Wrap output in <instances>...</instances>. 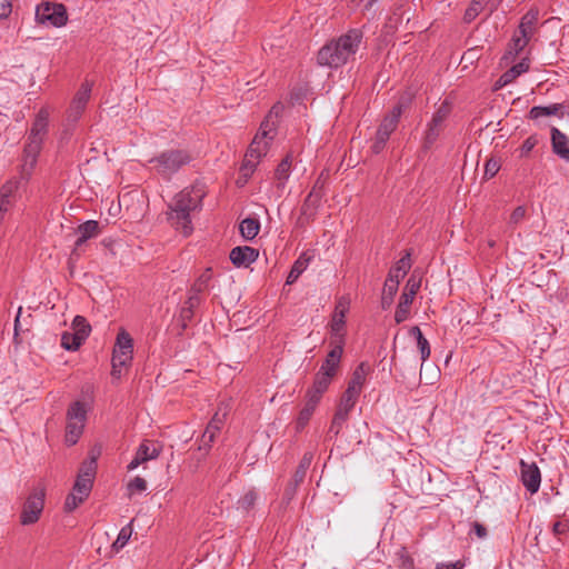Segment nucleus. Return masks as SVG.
Masks as SVG:
<instances>
[{"label": "nucleus", "mask_w": 569, "mask_h": 569, "mask_svg": "<svg viewBox=\"0 0 569 569\" xmlns=\"http://www.w3.org/2000/svg\"><path fill=\"white\" fill-rule=\"evenodd\" d=\"M363 43V32L353 28L340 37L327 42L317 56L320 66L338 69L355 60L356 53Z\"/></svg>", "instance_id": "obj_1"}, {"label": "nucleus", "mask_w": 569, "mask_h": 569, "mask_svg": "<svg viewBox=\"0 0 569 569\" xmlns=\"http://www.w3.org/2000/svg\"><path fill=\"white\" fill-rule=\"evenodd\" d=\"M206 193L204 184L197 182L182 189L170 202L169 220L176 229H181L184 236H189L191 233L192 227L190 214L191 212L201 209Z\"/></svg>", "instance_id": "obj_2"}, {"label": "nucleus", "mask_w": 569, "mask_h": 569, "mask_svg": "<svg viewBox=\"0 0 569 569\" xmlns=\"http://www.w3.org/2000/svg\"><path fill=\"white\" fill-rule=\"evenodd\" d=\"M48 127L49 111L47 108H41L32 122L23 148V162L21 164V177L23 179H28L31 176L37 164L38 156L48 134Z\"/></svg>", "instance_id": "obj_3"}, {"label": "nucleus", "mask_w": 569, "mask_h": 569, "mask_svg": "<svg viewBox=\"0 0 569 569\" xmlns=\"http://www.w3.org/2000/svg\"><path fill=\"white\" fill-rule=\"evenodd\" d=\"M412 100L413 94L411 92H403L390 112L383 117L371 147L373 153L378 154L383 150L391 133L397 129L402 112L410 108Z\"/></svg>", "instance_id": "obj_4"}, {"label": "nucleus", "mask_w": 569, "mask_h": 569, "mask_svg": "<svg viewBox=\"0 0 569 569\" xmlns=\"http://www.w3.org/2000/svg\"><path fill=\"white\" fill-rule=\"evenodd\" d=\"M192 161L191 154L183 149H169L151 158L149 163L154 172L163 179H171L181 168Z\"/></svg>", "instance_id": "obj_5"}, {"label": "nucleus", "mask_w": 569, "mask_h": 569, "mask_svg": "<svg viewBox=\"0 0 569 569\" xmlns=\"http://www.w3.org/2000/svg\"><path fill=\"white\" fill-rule=\"evenodd\" d=\"M269 121H262L258 133L254 136L250 143L247 153L244 156L243 163L241 166V172L243 176H251L256 169L259 159L266 156L269 149V142L273 139V134L270 131Z\"/></svg>", "instance_id": "obj_6"}, {"label": "nucleus", "mask_w": 569, "mask_h": 569, "mask_svg": "<svg viewBox=\"0 0 569 569\" xmlns=\"http://www.w3.org/2000/svg\"><path fill=\"white\" fill-rule=\"evenodd\" d=\"M410 252L407 251L395 266L389 270L381 296V308L387 310L391 307L393 298L398 292L400 280L409 272L411 268Z\"/></svg>", "instance_id": "obj_7"}, {"label": "nucleus", "mask_w": 569, "mask_h": 569, "mask_svg": "<svg viewBox=\"0 0 569 569\" xmlns=\"http://www.w3.org/2000/svg\"><path fill=\"white\" fill-rule=\"evenodd\" d=\"M133 340L131 336L121 329L116 339V345L112 352V370L111 376L119 379L121 377V369L127 367L132 361Z\"/></svg>", "instance_id": "obj_8"}, {"label": "nucleus", "mask_w": 569, "mask_h": 569, "mask_svg": "<svg viewBox=\"0 0 569 569\" xmlns=\"http://www.w3.org/2000/svg\"><path fill=\"white\" fill-rule=\"evenodd\" d=\"M87 420L84 403L76 401L67 410L66 443L73 446L81 437Z\"/></svg>", "instance_id": "obj_9"}, {"label": "nucleus", "mask_w": 569, "mask_h": 569, "mask_svg": "<svg viewBox=\"0 0 569 569\" xmlns=\"http://www.w3.org/2000/svg\"><path fill=\"white\" fill-rule=\"evenodd\" d=\"M36 21L39 24L61 28L68 22L67 8L62 3L41 2L36 8Z\"/></svg>", "instance_id": "obj_10"}, {"label": "nucleus", "mask_w": 569, "mask_h": 569, "mask_svg": "<svg viewBox=\"0 0 569 569\" xmlns=\"http://www.w3.org/2000/svg\"><path fill=\"white\" fill-rule=\"evenodd\" d=\"M419 289L420 280L416 279L415 276H411L403 288V291L400 296L398 306L395 311L396 323L399 325L409 319L411 305Z\"/></svg>", "instance_id": "obj_11"}, {"label": "nucleus", "mask_w": 569, "mask_h": 569, "mask_svg": "<svg viewBox=\"0 0 569 569\" xmlns=\"http://www.w3.org/2000/svg\"><path fill=\"white\" fill-rule=\"evenodd\" d=\"M451 112L449 102L443 101L432 114L431 120L427 124V130L423 137V147L430 148L439 138L443 123Z\"/></svg>", "instance_id": "obj_12"}, {"label": "nucleus", "mask_w": 569, "mask_h": 569, "mask_svg": "<svg viewBox=\"0 0 569 569\" xmlns=\"http://www.w3.org/2000/svg\"><path fill=\"white\" fill-rule=\"evenodd\" d=\"M97 458L98 453H92L89 459L84 460L81 463L76 482L72 488V490H74L77 493L89 497L97 472Z\"/></svg>", "instance_id": "obj_13"}, {"label": "nucleus", "mask_w": 569, "mask_h": 569, "mask_svg": "<svg viewBox=\"0 0 569 569\" xmlns=\"http://www.w3.org/2000/svg\"><path fill=\"white\" fill-rule=\"evenodd\" d=\"M44 507V490L36 489L29 495L26 502L23 503L22 511L20 515V522L23 526L36 523Z\"/></svg>", "instance_id": "obj_14"}, {"label": "nucleus", "mask_w": 569, "mask_h": 569, "mask_svg": "<svg viewBox=\"0 0 569 569\" xmlns=\"http://www.w3.org/2000/svg\"><path fill=\"white\" fill-rule=\"evenodd\" d=\"M350 299L348 297H340L335 307V311L331 319V332L335 336V340L343 338V329L346 325V315L349 311Z\"/></svg>", "instance_id": "obj_15"}, {"label": "nucleus", "mask_w": 569, "mask_h": 569, "mask_svg": "<svg viewBox=\"0 0 569 569\" xmlns=\"http://www.w3.org/2000/svg\"><path fill=\"white\" fill-rule=\"evenodd\" d=\"M343 343L345 339H342V337H340L339 340H335V346L328 352L325 361L322 362L318 371L319 373L330 375L331 378L336 377L343 353Z\"/></svg>", "instance_id": "obj_16"}, {"label": "nucleus", "mask_w": 569, "mask_h": 569, "mask_svg": "<svg viewBox=\"0 0 569 569\" xmlns=\"http://www.w3.org/2000/svg\"><path fill=\"white\" fill-rule=\"evenodd\" d=\"M521 480L525 488L530 493H536L540 488L541 473L536 463H526L523 460L520 462Z\"/></svg>", "instance_id": "obj_17"}, {"label": "nucleus", "mask_w": 569, "mask_h": 569, "mask_svg": "<svg viewBox=\"0 0 569 569\" xmlns=\"http://www.w3.org/2000/svg\"><path fill=\"white\" fill-rule=\"evenodd\" d=\"M258 257L259 251L249 246L234 247L229 254L231 262L238 268L249 267Z\"/></svg>", "instance_id": "obj_18"}, {"label": "nucleus", "mask_w": 569, "mask_h": 569, "mask_svg": "<svg viewBox=\"0 0 569 569\" xmlns=\"http://www.w3.org/2000/svg\"><path fill=\"white\" fill-rule=\"evenodd\" d=\"M552 151L566 162H569V138L558 128H551Z\"/></svg>", "instance_id": "obj_19"}, {"label": "nucleus", "mask_w": 569, "mask_h": 569, "mask_svg": "<svg viewBox=\"0 0 569 569\" xmlns=\"http://www.w3.org/2000/svg\"><path fill=\"white\" fill-rule=\"evenodd\" d=\"M76 232L79 234V238L76 241V248H80L87 240L96 238L100 234V226L96 220H88L81 224H79L76 229Z\"/></svg>", "instance_id": "obj_20"}, {"label": "nucleus", "mask_w": 569, "mask_h": 569, "mask_svg": "<svg viewBox=\"0 0 569 569\" xmlns=\"http://www.w3.org/2000/svg\"><path fill=\"white\" fill-rule=\"evenodd\" d=\"M162 451V445L152 440H143L137 449L136 455L140 461L147 462L152 459H157Z\"/></svg>", "instance_id": "obj_21"}, {"label": "nucleus", "mask_w": 569, "mask_h": 569, "mask_svg": "<svg viewBox=\"0 0 569 569\" xmlns=\"http://www.w3.org/2000/svg\"><path fill=\"white\" fill-rule=\"evenodd\" d=\"M538 18L539 10L536 8H531L526 14L522 16L517 32L525 34L531 39L536 31Z\"/></svg>", "instance_id": "obj_22"}, {"label": "nucleus", "mask_w": 569, "mask_h": 569, "mask_svg": "<svg viewBox=\"0 0 569 569\" xmlns=\"http://www.w3.org/2000/svg\"><path fill=\"white\" fill-rule=\"evenodd\" d=\"M563 108L562 103H552L550 106H535L529 110L528 118L531 120H537L541 117H550V116H559L563 117Z\"/></svg>", "instance_id": "obj_23"}, {"label": "nucleus", "mask_w": 569, "mask_h": 569, "mask_svg": "<svg viewBox=\"0 0 569 569\" xmlns=\"http://www.w3.org/2000/svg\"><path fill=\"white\" fill-rule=\"evenodd\" d=\"M529 70V60L527 58L522 59L517 64L512 66L506 72L501 74L498 80L500 86H506L516 80L520 74L527 72Z\"/></svg>", "instance_id": "obj_24"}, {"label": "nucleus", "mask_w": 569, "mask_h": 569, "mask_svg": "<svg viewBox=\"0 0 569 569\" xmlns=\"http://www.w3.org/2000/svg\"><path fill=\"white\" fill-rule=\"evenodd\" d=\"M311 257L307 252L301 253L299 258L293 262L291 270L287 277L286 284L295 283L300 277V274L307 269Z\"/></svg>", "instance_id": "obj_25"}, {"label": "nucleus", "mask_w": 569, "mask_h": 569, "mask_svg": "<svg viewBox=\"0 0 569 569\" xmlns=\"http://www.w3.org/2000/svg\"><path fill=\"white\" fill-rule=\"evenodd\" d=\"M332 380L333 378H331L330 375L317 372L312 386L307 391L313 396L322 398Z\"/></svg>", "instance_id": "obj_26"}, {"label": "nucleus", "mask_w": 569, "mask_h": 569, "mask_svg": "<svg viewBox=\"0 0 569 569\" xmlns=\"http://www.w3.org/2000/svg\"><path fill=\"white\" fill-rule=\"evenodd\" d=\"M361 392L357 391L355 387H347L346 391L342 393L340 402L338 405V410L350 413L353 409L359 396Z\"/></svg>", "instance_id": "obj_27"}, {"label": "nucleus", "mask_w": 569, "mask_h": 569, "mask_svg": "<svg viewBox=\"0 0 569 569\" xmlns=\"http://www.w3.org/2000/svg\"><path fill=\"white\" fill-rule=\"evenodd\" d=\"M370 371V366L367 362H361L352 372L351 379L348 387H355V389L361 392L366 381V377Z\"/></svg>", "instance_id": "obj_28"}, {"label": "nucleus", "mask_w": 569, "mask_h": 569, "mask_svg": "<svg viewBox=\"0 0 569 569\" xmlns=\"http://www.w3.org/2000/svg\"><path fill=\"white\" fill-rule=\"evenodd\" d=\"M348 418L349 413L338 409L336 410L327 435V438L329 440H331L332 438H337L339 436Z\"/></svg>", "instance_id": "obj_29"}, {"label": "nucleus", "mask_w": 569, "mask_h": 569, "mask_svg": "<svg viewBox=\"0 0 569 569\" xmlns=\"http://www.w3.org/2000/svg\"><path fill=\"white\" fill-rule=\"evenodd\" d=\"M239 229L246 240H252L260 230V222L256 218H246L241 221Z\"/></svg>", "instance_id": "obj_30"}, {"label": "nucleus", "mask_w": 569, "mask_h": 569, "mask_svg": "<svg viewBox=\"0 0 569 569\" xmlns=\"http://www.w3.org/2000/svg\"><path fill=\"white\" fill-rule=\"evenodd\" d=\"M224 417L226 413H222L221 416L219 412H216L211 420L209 421L204 432V437L209 438V441H214L216 436L220 432L223 423H224Z\"/></svg>", "instance_id": "obj_31"}, {"label": "nucleus", "mask_w": 569, "mask_h": 569, "mask_svg": "<svg viewBox=\"0 0 569 569\" xmlns=\"http://www.w3.org/2000/svg\"><path fill=\"white\" fill-rule=\"evenodd\" d=\"M212 279V269L207 268L204 269L201 274L196 279L193 284L191 286V290H193L196 293H202L206 292L210 287V281Z\"/></svg>", "instance_id": "obj_32"}, {"label": "nucleus", "mask_w": 569, "mask_h": 569, "mask_svg": "<svg viewBox=\"0 0 569 569\" xmlns=\"http://www.w3.org/2000/svg\"><path fill=\"white\" fill-rule=\"evenodd\" d=\"M531 39L519 32H515L511 42L509 44L508 53L516 57L518 56L529 43Z\"/></svg>", "instance_id": "obj_33"}, {"label": "nucleus", "mask_w": 569, "mask_h": 569, "mask_svg": "<svg viewBox=\"0 0 569 569\" xmlns=\"http://www.w3.org/2000/svg\"><path fill=\"white\" fill-rule=\"evenodd\" d=\"M320 202H321V198H318L316 192L315 193H308V196L306 197V199H305L300 210L306 216L316 217L317 210H318V208L320 206Z\"/></svg>", "instance_id": "obj_34"}, {"label": "nucleus", "mask_w": 569, "mask_h": 569, "mask_svg": "<svg viewBox=\"0 0 569 569\" xmlns=\"http://www.w3.org/2000/svg\"><path fill=\"white\" fill-rule=\"evenodd\" d=\"M83 342L84 340L73 332L66 331L61 336V347L69 351L78 350Z\"/></svg>", "instance_id": "obj_35"}, {"label": "nucleus", "mask_w": 569, "mask_h": 569, "mask_svg": "<svg viewBox=\"0 0 569 569\" xmlns=\"http://www.w3.org/2000/svg\"><path fill=\"white\" fill-rule=\"evenodd\" d=\"M291 162L289 157H286L277 167L274 176L278 180V188H283L284 182L288 180L290 174Z\"/></svg>", "instance_id": "obj_36"}, {"label": "nucleus", "mask_w": 569, "mask_h": 569, "mask_svg": "<svg viewBox=\"0 0 569 569\" xmlns=\"http://www.w3.org/2000/svg\"><path fill=\"white\" fill-rule=\"evenodd\" d=\"M73 333L78 337H81L82 340H86L91 331V327L88 323L87 319L82 316H76L72 321Z\"/></svg>", "instance_id": "obj_37"}, {"label": "nucleus", "mask_w": 569, "mask_h": 569, "mask_svg": "<svg viewBox=\"0 0 569 569\" xmlns=\"http://www.w3.org/2000/svg\"><path fill=\"white\" fill-rule=\"evenodd\" d=\"M91 90H92V84L89 81H84L81 84L80 89L77 91L76 96L73 97L72 102L86 108L87 103L90 99Z\"/></svg>", "instance_id": "obj_38"}, {"label": "nucleus", "mask_w": 569, "mask_h": 569, "mask_svg": "<svg viewBox=\"0 0 569 569\" xmlns=\"http://www.w3.org/2000/svg\"><path fill=\"white\" fill-rule=\"evenodd\" d=\"M132 533L131 522L123 528H121L116 541L112 543V549L118 552L122 549L129 541Z\"/></svg>", "instance_id": "obj_39"}, {"label": "nucleus", "mask_w": 569, "mask_h": 569, "mask_svg": "<svg viewBox=\"0 0 569 569\" xmlns=\"http://www.w3.org/2000/svg\"><path fill=\"white\" fill-rule=\"evenodd\" d=\"M88 497L77 493L74 490L70 492L64 501V510L68 512L77 509Z\"/></svg>", "instance_id": "obj_40"}, {"label": "nucleus", "mask_w": 569, "mask_h": 569, "mask_svg": "<svg viewBox=\"0 0 569 569\" xmlns=\"http://www.w3.org/2000/svg\"><path fill=\"white\" fill-rule=\"evenodd\" d=\"M86 108H83L80 104H77L71 101L69 109L67 110V122L68 126H74L77 121L81 118L83 111Z\"/></svg>", "instance_id": "obj_41"}, {"label": "nucleus", "mask_w": 569, "mask_h": 569, "mask_svg": "<svg viewBox=\"0 0 569 569\" xmlns=\"http://www.w3.org/2000/svg\"><path fill=\"white\" fill-rule=\"evenodd\" d=\"M485 0H472L470 6L465 12V20L470 22L473 20L483 9Z\"/></svg>", "instance_id": "obj_42"}, {"label": "nucleus", "mask_w": 569, "mask_h": 569, "mask_svg": "<svg viewBox=\"0 0 569 569\" xmlns=\"http://www.w3.org/2000/svg\"><path fill=\"white\" fill-rule=\"evenodd\" d=\"M400 569H415V562L405 547L397 552Z\"/></svg>", "instance_id": "obj_43"}, {"label": "nucleus", "mask_w": 569, "mask_h": 569, "mask_svg": "<svg viewBox=\"0 0 569 569\" xmlns=\"http://www.w3.org/2000/svg\"><path fill=\"white\" fill-rule=\"evenodd\" d=\"M282 109H283V107L280 103L274 104L270 109L269 113L266 116V118L263 120V121H269V124L271 126L270 127L271 132L276 131L277 122L274 121V119L279 118V116L282 112Z\"/></svg>", "instance_id": "obj_44"}, {"label": "nucleus", "mask_w": 569, "mask_h": 569, "mask_svg": "<svg viewBox=\"0 0 569 569\" xmlns=\"http://www.w3.org/2000/svg\"><path fill=\"white\" fill-rule=\"evenodd\" d=\"M499 170H500V161L498 159L490 158L487 160V162L485 164L483 177L486 179H491L498 173Z\"/></svg>", "instance_id": "obj_45"}, {"label": "nucleus", "mask_w": 569, "mask_h": 569, "mask_svg": "<svg viewBox=\"0 0 569 569\" xmlns=\"http://www.w3.org/2000/svg\"><path fill=\"white\" fill-rule=\"evenodd\" d=\"M19 181H8L0 188V199L10 200L12 194L18 190Z\"/></svg>", "instance_id": "obj_46"}, {"label": "nucleus", "mask_w": 569, "mask_h": 569, "mask_svg": "<svg viewBox=\"0 0 569 569\" xmlns=\"http://www.w3.org/2000/svg\"><path fill=\"white\" fill-rule=\"evenodd\" d=\"M147 489V481L137 476L128 483L129 495H133L136 492H142Z\"/></svg>", "instance_id": "obj_47"}, {"label": "nucleus", "mask_w": 569, "mask_h": 569, "mask_svg": "<svg viewBox=\"0 0 569 569\" xmlns=\"http://www.w3.org/2000/svg\"><path fill=\"white\" fill-rule=\"evenodd\" d=\"M417 347L420 351V359L425 362L430 357V345L425 336L418 337Z\"/></svg>", "instance_id": "obj_48"}, {"label": "nucleus", "mask_w": 569, "mask_h": 569, "mask_svg": "<svg viewBox=\"0 0 569 569\" xmlns=\"http://www.w3.org/2000/svg\"><path fill=\"white\" fill-rule=\"evenodd\" d=\"M538 139L535 136L528 137L521 144L519 152L520 157H528L532 149L537 146Z\"/></svg>", "instance_id": "obj_49"}, {"label": "nucleus", "mask_w": 569, "mask_h": 569, "mask_svg": "<svg viewBox=\"0 0 569 569\" xmlns=\"http://www.w3.org/2000/svg\"><path fill=\"white\" fill-rule=\"evenodd\" d=\"M256 500L257 493L253 490H250L240 498L239 505L242 509L249 510L254 506Z\"/></svg>", "instance_id": "obj_50"}, {"label": "nucleus", "mask_w": 569, "mask_h": 569, "mask_svg": "<svg viewBox=\"0 0 569 569\" xmlns=\"http://www.w3.org/2000/svg\"><path fill=\"white\" fill-rule=\"evenodd\" d=\"M312 412H310L309 410H306L305 408H302L298 415V418L296 420V429L297 431H301L305 429V427L308 425V422L310 421L311 417H312Z\"/></svg>", "instance_id": "obj_51"}, {"label": "nucleus", "mask_w": 569, "mask_h": 569, "mask_svg": "<svg viewBox=\"0 0 569 569\" xmlns=\"http://www.w3.org/2000/svg\"><path fill=\"white\" fill-rule=\"evenodd\" d=\"M194 310L190 307L183 306L180 310L179 321L181 322V329L184 330L188 323L192 320Z\"/></svg>", "instance_id": "obj_52"}, {"label": "nucleus", "mask_w": 569, "mask_h": 569, "mask_svg": "<svg viewBox=\"0 0 569 569\" xmlns=\"http://www.w3.org/2000/svg\"><path fill=\"white\" fill-rule=\"evenodd\" d=\"M200 295L201 293H196L193 290L190 289L184 306L190 307L192 310H196L202 302Z\"/></svg>", "instance_id": "obj_53"}, {"label": "nucleus", "mask_w": 569, "mask_h": 569, "mask_svg": "<svg viewBox=\"0 0 569 569\" xmlns=\"http://www.w3.org/2000/svg\"><path fill=\"white\" fill-rule=\"evenodd\" d=\"M470 526H471V530H470V532H469V535H470V536H471L472 533H475V535H476V537H477V538H479V539H485V538H487V536H488V530H487V528H486L482 523H480V522H478V521H473V522H471V525H470Z\"/></svg>", "instance_id": "obj_54"}, {"label": "nucleus", "mask_w": 569, "mask_h": 569, "mask_svg": "<svg viewBox=\"0 0 569 569\" xmlns=\"http://www.w3.org/2000/svg\"><path fill=\"white\" fill-rule=\"evenodd\" d=\"M300 485L290 480L283 491V500L290 502L297 493V489Z\"/></svg>", "instance_id": "obj_55"}, {"label": "nucleus", "mask_w": 569, "mask_h": 569, "mask_svg": "<svg viewBox=\"0 0 569 569\" xmlns=\"http://www.w3.org/2000/svg\"><path fill=\"white\" fill-rule=\"evenodd\" d=\"M320 400H321V398L313 396L307 391L306 392V402H305L303 408L313 413L318 403L320 402Z\"/></svg>", "instance_id": "obj_56"}, {"label": "nucleus", "mask_w": 569, "mask_h": 569, "mask_svg": "<svg viewBox=\"0 0 569 569\" xmlns=\"http://www.w3.org/2000/svg\"><path fill=\"white\" fill-rule=\"evenodd\" d=\"M526 216V209L522 206L517 207L510 214V223H519Z\"/></svg>", "instance_id": "obj_57"}, {"label": "nucleus", "mask_w": 569, "mask_h": 569, "mask_svg": "<svg viewBox=\"0 0 569 569\" xmlns=\"http://www.w3.org/2000/svg\"><path fill=\"white\" fill-rule=\"evenodd\" d=\"M12 11V0H0V20L7 19Z\"/></svg>", "instance_id": "obj_58"}, {"label": "nucleus", "mask_w": 569, "mask_h": 569, "mask_svg": "<svg viewBox=\"0 0 569 569\" xmlns=\"http://www.w3.org/2000/svg\"><path fill=\"white\" fill-rule=\"evenodd\" d=\"M465 566V561L457 560L455 562H439L437 563L436 569H463Z\"/></svg>", "instance_id": "obj_59"}, {"label": "nucleus", "mask_w": 569, "mask_h": 569, "mask_svg": "<svg viewBox=\"0 0 569 569\" xmlns=\"http://www.w3.org/2000/svg\"><path fill=\"white\" fill-rule=\"evenodd\" d=\"M213 441H209V438L204 437V432L202 433L200 445L198 447V451L201 452L202 457H206L211 449Z\"/></svg>", "instance_id": "obj_60"}, {"label": "nucleus", "mask_w": 569, "mask_h": 569, "mask_svg": "<svg viewBox=\"0 0 569 569\" xmlns=\"http://www.w3.org/2000/svg\"><path fill=\"white\" fill-rule=\"evenodd\" d=\"M313 460V453L312 452H306L303 457L301 458L298 468L307 470L309 469L311 462Z\"/></svg>", "instance_id": "obj_61"}, {"label": "nucleus", "mask_w": 569, "mask_h": 569, "mask_svg": "<svg viewBox=\"0 0 569 569\" xmlns=\"http://www.w3.org/2000/svg\"><path fill=\"white\" fill-rule=\"evenodd\" d=\"M318 196V198H321L323 197L325 192H323V181L318 178L315 182V184L312 186L311 190L309 193H315Z\"/></svg>", "instance_id": "obj_62"}, {"label": "nucleus", "mask_w": 569, "mask_h": 569, "mask_svg": "<svg viewBox=\"0 0 569 569\" xmlns=\"http://www.w3.org/2000/svg\"><path fill=\"white\" fill-rule=\"evenodd\" d=\"M316 217H309L302 213L300 210V216L297 219L296 226L298 228H305L307 224H309L311 221H313Z\"/></svg>", "instance_id": "obj_63"}, {"label": "nucleus", "mask_w": 569, "mask_h": 569, "mask_svg": "<svg viewBox=\"0 0 569 569\" xmlns=\"http://www.w3.org/2000/svg\"><path fill=\"white\" fill-rule=\"evenodd\" d=\"M306 475H307V470H303V469H300L297 467L291 480L295 481L296 483L301 485L306 478Z\"/></svg>", "instance_id": "obj_64"}]
</instances>
